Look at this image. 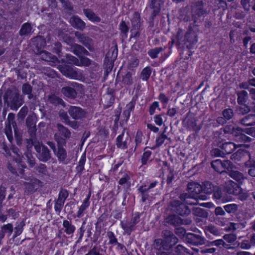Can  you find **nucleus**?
Returning a JSON list of instances; mask_svg holds the SVG:
<instances>
[{"label":"nucleus","mask_w":255,"mask_h":255,"mask_svg":"<svg viewBox=\"0 0 255 255\" xmlns=\"http://www.w3.org/2000/svg\"><path fill=\"white\" fill-rule=\"evenodd\" d=\"M202 190V187L201 185L196 182H191L188 184L187 191L188 193L181 194L180 196V200L185 202L186 204L190 205L197 204L198 199L205 200V195L199 196Z\"/></svg>","instance_id":"obj_1"},{"label":"nucleus","mask_w":255,"mask_h":255,"mask_svg":"<svg viewBox=\"0 0 255 255\" xmlns=\"http://www.w3.org/2000/svg\"><path fill=\"white\" fill-rule=\"evenodd\" d=\"M164 235L168 236L166 238L165 241H163L161 239L155 240V248L159 250L157 254L160 255H172L170 252L171 245L166 244V242H170L174 244L177 242L178 239L170 231H165Z\"/></svg>","instance_id":"obj_2"},{"label":"nucleus","mask_w":255,"mask_h":255,"mask_svg":"<svg viewBox=\"0 0 255 255\" xmlns=\"http://www.w3.org/2000/svg\"><path fill=\"white\" fill-rule=\"evenodd\" d=\"M4 102L11 110L16 111L23 103V98L16 90L7 91L4 96Z\"/></svg>","instance_id":"obj_3"},{"label":"nucleus","mask_w":255,"mask_h":255,"mask_svg":"<svg viewBox=\"0 0 255 255\" xmlns=\"http://www.w3.org/2000/svg\"><path fill=\"white\" fill-rule=\"evenodd\" d=\"M54 139L58 143V149L54 153L58 158L59 162H65L67 158V152L65 149L62 146V145L65 144L66 141L63 137H60L58 134H55Z\"/></svg>","instance_id":"obj_4"},{"label":"nucleus","mask_w":255,"mask_h":255,"mask_svg":"<svg viewBox=\"0 0 255 255\" xmlns=\"http://www.w3.org/2000/svg\"><path fill=\"white\" fill-rule=\"evenodd\" d=\"M34 148L36 151L38 158L41 161L46 162L51 158V154L48 148L44 146L41 145L39 142L34 143Z\"/></svg>","instance_id":"obj_5"},{"label":"nucleus","mask_w":255,"mask_h":255,"mask_svg":"<svg viewBox=\"0 0 255 255\" xmlns=\"http://www.w3.org/2000/svg\"><path fill=\"white\" fill-rule=\"evenodd\" d=\"M181 203L180 201L174 200L171 203V210L181 216L188 215L190 213V210L185 205L186 204L184 201Z\"/></svg>","instance_id":"obj_6"},{"label":"nucleus","mask_w":255,"mask_h":255,"mask_svg":"<svg viewBox=\"0 0 255 255\" xmlns=\"http://www.w3.org/2000/svg\"><path fill=\"white\" fill-rule=\"evenodd\" d=\"M68 112L71 117L75 120H82L86 116V112L79 107L70 106Z\"/></svg>","instance_id":"obj_7"},{"label":"nucleus","mask_w":255,"mask_h":255,"mask_svg":"<svg viewBox=\"0 0 255 255\" xmlns=\"http://www.w3.org/2000/svg\"><path fill=\"white\" fill-rule=\"evenodd\" d=\"M224 188L227 193L234 195H238L241 191V188L232 180L226 181L224 185Z\"/></svg>","instance_id":"obj_8"},{"label":"nucleus","mask_w":255,"mask_h":255,"mask_svg":"<svg viewBox=\"0 0 255 255\" xmlns=\"http://www.w3.org/2000/svg\"><path fill=\"white\" fill-rule=\"evenodd\" d=\"M131 139L128 133H125V130L116 138V145L118 148L125 149L128 148Z\"/></svg>","instance_id":"obj_9"},{"label":"nucleus","mask_w":255,"mask_h":255,"mask_svg":"<svg viewBox=\"0 0 255 255\" xmlns=\"http://www.w3.org/2000/svg\"><path fill=\"white\" fill-rule=\"evenodd\" d=\"M185 240L189 244L194 245H203L205 244V239L199 235L193 233L186 234Z\"/></svg>","instance_id":"obj_10"},{"label":"nucleus","mask_w":255,"mask_h":255,"mask_svg":"<svg viewBox=\"0 0 255 255\" xmlns=\"http://www.w3.org/2000/svg\"><path fill=\"white\" fill-rule=\"evenodd\" d=\"M139 219L138 214H134L129 222L122 225V228L127 232H131L134 230L135 225L139 222Z\"/></svg>","instance_id":"obj_11"},{"label":"nucleus","mask_w":255,"mask_h":255,"mask_svg":"<svg viewBox=\"0 0 255 255\" xmlns=\"http://www.w3.org/2000/svg\"><path fill=\"white\" fill-rule=\"evenodd\" d=\"M60 72L65 76L73 79L78 78V73L73 68L68 65L61 66L59 68Z\"/></svg>","instance_id":"obj_12"},{"label":"nucleus","mask_w":255,"mask_h":255,"mask_svg":"<svg viewBox=\"0 0 255 255\" xmlns=\"http://www.w3.org/2000/svg\"><path fill=\"white\" fill-rule=\"evenodd\" d=\"M205 13V11L203 8V1H199L195 4L193 8V16L194 19V22L196 21V19L203 15Z\"/></svg>","instance_id":"obj_13"},{"label":"nucleus","mask_w":255,"mask_h":255,"mask_svg":"<svg viewBox=\"0 0 255 255\" xmlns=\"http://www.w3.org/2000/svg\"><path fill=\"white\" fill-rule=\"evenodd\" d=\"M213 193V197L216 200H220L222 203H226L231 200V197L223 193L222 189L220 187L215 186Z\"/></svg>","instance_id":"obj_14"},{"label":"nucleus","mask_w":255,"mask_h":255,"mask_svg":"<svg viewBox=\"0 0 255 255\" xmlns=\"http://www.w3.org/2000/svg\"><path fill=\"white\" fill-rule=\"evenodd\" d=\"M39 54L42 60L49 62V64L51 66H55L59 63L56 56H53L51 53L46 51H40Z\"/></svg>","instance_id":"obj_15"},{"label":"nucleus","mask_w":255,"mask_h":255,"mask_svg":"<svg viewBox=\"0 0 255 255\" xmlns=\"http://www.w3.org/2000/svg\"><path fill=\"white\" fill-rule=\"evenodd\" d=\"M164 2L165 0H150L149 7L153 10L152 14L154 16L159 13Z\"/></svg>","instance_id":"obj_16"},{"label":"nucleus","mask_w":255,"mask_h":255,"mask_svg":"<svg viewBox=\"0 0 255 255\" xmlns=\"http://www.w3.org/2000/svg\"><path fill=\"white\" fill-rule=\"evenodd\" d=\"M241 145H237L232 142H226L222 144L221 146L224 153L230 154L233 152L235 149Z\"/></svg>","instance_id":"obj_17"},{"label":"nucleus","mask_w":255,"mask_h":255,"mask_svg":"<svg viewBox=\"0 0 255 255\" xmlns=\"http://www.w3.org/2000/svg\"><path fill=\"white\" fill-rule=\"evenodd\" d=\"M69 22L76 28L83 30L85 27V23L77 16L71 17Z\"/></svg>","instance_id":"obj_18"},{"label":"nucleus","mask_w":255,"mask_h":255,"mask_svg":"<svg viewBox=\"0 0 255 255\" xmlns=\"http://www.w3.org/2000/svg\"><path fill=\"white\" fill-rule=\"evenodd\" d=\"M240 123L244 126L255 125V115H248L240 120Z\"/></svg>","instance_id":"obj_19"},{"label":"nucleus","mask_w":255,"mask_h":255,"mask_svg":"<svg viewBox=\"0 0 255 255\" xmlns=\"http://www.w3.org/2000/svg\"><path fill=\"white\" fill-rule=\"evenodd\" d=\"M225 133L233 134L235 135L239 133L240 131H242V128L240 127H236L233 123H229L223 129Z\"/></svg>","instance_id":"obj_20"},{"label":"nucleus","mask_w":255,"mask_h":255,"mask_svg":"<svg viewBox=\"0 0 255 255\" xmlns=\"http://www.w3.org/2000/svg\"><path fill=\"white\" fill-rule=\"evenodd\" d=\"M57 128L58 130V133H56L55 134H58L60 137H61L60 135L63 136L64 137L63 139L65 140V139H68L70 137L71 132L67 128L60 124H58L57 125Z\"/></svg>","instance_id":"obj_21"},{"label":"nucleus","mask_w":255,"mask_h":255,"mask_svg":"<svg viewBox=\"0 0 255 255\" xmlns=\"http://www.w3.org/2000/svg\"><path fill=\"white\" fill-rule=\"evenodd\" d=\"M26 124L28 128L29 132L31 134H34L36 130L35 118L31 116H28L26 120Z\"/></svg>","instance_id":"obj_22"},{"label":"nucleus","mask_w":255,"mask_h":255,"mask_svg":"<svg viewBox=\"0 0 255 255\" xmlns=\"http://www.w3.org/2000/svg\"><path fill=\"white\" fill-rule=\"evenodd\" d=\"M90 198V194H89L88 196L86 198L83 202H82V205L79 208V210L77 212V216L79 218L83 216L84 213L85 211L88 208L90 205L89 199Z\"/></svg>","instance_id":"obj_23"},{"label":"nucleus","mask_w":255,"mask_h":255,"mask_svg":"<svg viewBox=\"0 0 255 255\" xmlns=\"http://www.w3.org/2000/svg\"><path fill=\"white\" fill-rule=\"evenodd\" d=\"M75 35L80 42L89 48L91 42V39L89 37L78 31L75 32Z\"/></svg>","instance_id":"obj_24"},{"label":"nucleus","mask_w":255,"mask_h":255,"mask_svg":"<svg viewBox=\"0 0 255 255\" xmlns=\"http://www.w3.org/2000/svg\"><path fill=\"white\" fill-rule=\"evenodd\" d=\"M72 52L76 55L80 56L81 54L89 55V52L82 46L74 44L72 47Z\"/></svg>","instance_id":"obj_25"},{"label":"nucleus","mask_w":255,"mask_h":255,"mask_svg":"<svg viewBox=\"0 0 255 255\" xmlns=\"http://www.w3.org/2000/svg\"><path fill=\"white\" fill-rule=\"evenodd\" d=\"M63 226L64 228V232L68 235H72L75 232V227L68 220H65L63 221Z\"/></svg>","instance_id":"obj_26"},{"label":"nucleus","mask_w":255,"mask_h":255,"mask_svg":"<svg viewBox=\"0 0 255 255\" xmlns=\"http://www.w3.org/2000/svg\"><path fill=\"white\" fill-rule=\"evenodd\" d=\"M61 92L66 97L70 98H75L77 95L76 91L73 88L69 87L62 88Z\"/></svg>","instance_id":"obj_27"},{"label":"nucleus","mask_w":255,"mask_h":255,"mask_svg":"<svg viewBox=\"0 0 255 255\" xmlns=\"http://www.w3.org/2000/svg\"><path fill=\"white\" fill-rule=\"evenodd\" d=\"M32 27L29 23L26 22L22 24L19 30L20 36H27L31 34Z\"/></svg>","instance_id":"obj_28"},{"label":"nucleus","mask_w":255,"mask_h":255,"mask_svg":"<svg viewBox=\"0 0 255 255\" xmlns=\"http://www.w3.org/2000/svg\"><path fill=\"white\" fill-rule=\"evenodd\" d=\"M175 252L179 255H193V252L181 245L177 246L175 249Z\"/></svg>","instance_id":"obj_29"},{"label":"nucleus","mask_w":255,"mask_h":255,"mask_svg":"<svg viewBox=\"0 0 255 255\" xmlns=\"http://www.w3.org/2000/svg\"><path fill=\"white\" fill-rule=\"evenodd\" d=\"M244 130L242 129V131H240L239 133L236 134L234 136L236 137V140L239 142H251L252 140V138L248 136L245 134L243 133Z\"/></svg>","instance_id":"obj_30"},{"label":"nucleus","mask_w":255,"mask_h":255,"mask_svg":"<svg viewBox=\"0 0 255 255\" xmlns=\"http://www.w3.org/2000/svg\"><path fill=\"white\" fill-rule=\"evenodd\" d=\"M84 13L87 17L92 21L100 22L101 20L100 18L97 16L94 12L90 9H84Z\"/></svg>","instance_id":"obj_31"},{"label":"nucleus","mask_w":255,"mask_h":255,"mask_svg":"<svg viewBox=\"0 0 255 255\" xmlns=\"http://www.w3.org/2000/svg\"><path fill=\"white\" fill-rule=\"evenodd\" d=\"M205 231L207 235L208 233L212 234L216 236H220L221 235L220 230L213 225H209L206 227Z\"/></svg>","instance_id":"obj_32"},{"label":"nucleus","mask_w":255,"mask_h":255,"mask_svg":"<svg viewBox=\"0 0 255 255\" xmlns=\"http://www.w3.org/2000/svg\"><path fill=\"white\" fill-rule=\"evenodd\" d=\"M202 190L206 194H210L213 193L215 186H214L211 183L208 181H206L203 183Z\"/></svg>","instance_id":"obj_33"},{"label":"nucleus","mask_w":255,"mask_h":255,"mask_svg":"<svg viewBox=\"0 0 255 255\" xmlns=\"http://www.w3.org/2000/svg\"><path fill=\"white\" fill-rule=\"evenodd\" d=\"M13 230V227L11 224L8 223L5 225H3L1 227V230L0 232H2L4 236L5 234H7L8 236H10Z\"/></svg>","instance_id":"obj_34"},{"label":"nucleus","mask_w":255,"mask_h":255,"mask_svg":"<svg viewBox=\"0 0 255 255\" xmlns=\"http://www.w3.org/2000/svg\"><path fill=\"white\" fill-rule=\"evenodd\" d=\"M138 190L140 193L142 201L145 202L148 197L149 190L146 188V185H141Z\"/></svg>","instance_id":"obj_35"},{"label":"nucleus","mask_w":255,"mask_h":255,"mask_svg":"<svg viewBox=\"0 0 255 255\" xmlns=\"http://www.w3.org/2000/svg\"><path fill=\"white\" fill-rule=\"evenodd\" d=\"M224 209L228 213L234 214L238 210L239 206L236 204H230L224 206Z\"/></svg>","instance_id":"obj_36"},{"label":"nucleus","mask_w":255,"mask_h":255,"mask_svg":"<svg viewBox=\"0 0 255 255\" xmlns=\"http://www.w3.org/2000/svg\"><path fill=\"white\" fill-rule=\"evenodd\" d=\"M230 176L240 183H242L245 177L242 173L238 171H232L230 173Z\"/></svg>","instance_id":"obj_37"},{"label":"nucleus","mask_w":255,"mask_h":255,"mask_svg":"<svg viewBox=\"0 0 255 255\" xmlns=\"http://www.w3.org/2000/svg\"><path fill=\"white\" fill-rule=\"evenodd\" d=\"M212 167L218 172H223L222 161L217 159L211 163Z\"/></svg>","instance_id":"obj_38"},{"label":"nucleus","mask_w":255,"mask_h":255,"mask_svg":"<svg viewBox=\"0 0 255 255\" xmlns=\"http://www.w3.org/2000/svg\"><path fill=\"white\" fill-rule=\"evenodd\" d=\"M238 102L239 104L244 103L248 97V92L246 91H242L238 94Z\"/></svg>","instance_id":"obj_39"},{"label":"nucleus","mask_w":255,"mask_h":255,"mask_svg":"<svg viewBox=\"0 0 255 255\" xmlns=\"http://www.w3.org/2000/svg\"><path fill=\"white\" fill-rule=\"evenodd\" d=\"M187 128L194 131L199 130L200 128L197 127L196 120L194 119H188L186 122Z\"/></svg>","instance_id":"obj_40"},{"label":"nucleus","mask_w":255,"mask_h":255,"mask_svg":"<svg viewBox=\"0 0 255 255\" xmlns=\"http://www.w3.org/2000/svg\"><path fill=\"white\" fill-rule=\"evenodd\" d=\"M48 101L49 103L53 105H62L64 103V102L63 101L62 99L60 98L59 97L55 95H51L49 96L48 97Z\"/></svg>","instance_id":"obj_41"},{"label":"nucleus","mask_w":255,"mask_h":255,"mask_svg":"<svg viewBox=\"0 0 255 255\" xmlns=\"http://www.w3.org/2000/svg\"><path fill=\"white\" fill-rule=\"evenodd\" d=\"M166 129L161 133L159 134L156 138V143L157 146H161L165 141V139H167V135L165 134Z\"/></svg>","instance_id":"obj_42"},{"label":"nucleus","mask_w":255,"mask_h":255,"mask_svg":"<svg viewBox=\"0 0 255 255\" xmlns=\"http://www.w3.org/2000/svg\"><path fill=\"white\" fill-rule=\"evenodd\" d=\"M122 82L124 84L128 86H130L133 83V80L132 79V74L130 72H128L124 76Z\"/></svg>","instance_id":"obj_43"},{"label":"nucleus","mask_w":255,"mask_h":255,"mask_svg":"<svg viewBox=\"0 0 255 255\" xmlns=\"http://www.w3.org/2000/svg\"><path fill=\"white\" fill-rule=\"evenodd\" d=\"M34 42H36V46L38 49H41L45 47L46 41L45 39L41 36H37L34 38Z\"/></svg>","instance_id":"obj_44"},{"label":"nucleus","mask_w":255,"mask_h":255,"mask_svg":"<svg viewBox=\"0 0 255 255\" xmlns=\"http://www.w3.org/2000/svg\"><path fill=\"white\" fill-rule=\"evenodd\" d=\"M86 161V155L85 154H82L81 158L78 162V165L76 167L78 172L81 173L84 169V165Z\"/></svg>","instance_id":"obj_45"},{"label":"nucleus","mask_w":255,"mask_h":255,"mask_svg":"<svg viewBox=\"0 0 255 255\" xmlns=\"http://www.w3.org/2000/svg\"><path fill=\"white\" fill-rule=\"evenodd\" d=\"M151 73V69L149 67L144 68L141 73V78L144 81H147L149 78Z\"/></svg>","instance_id":"obj_46"},{"label":"nucleus","mask_w":255,"mask_h":255,"mask_svg":"<svg viewBox=\"0 0 255 255\" xmlns=\"http://www.w3.org/2000/svg\"><path fill=\"white\" fill-rule=\"evenodd\" d=\"M162 51L163 48L162 47H156L149 50L148 51V54L151 58L154 59L157 57L159 53Z\"/></svg>","instance_id":"obj_47"},{"label":"nucleus","mask_w":255,"mask_h":255,"mask_svg":"<svg viewBox=\"0 0 255 255\" xmlns=\"http://www.w3.org/2000/svg\"><path fill=\"white\" fill-rule=\"evenodd\" d=\"M146 149V148L144 149V151L141 158V163L143 165L146 164L147 161L150 159L152 153L150 150Z\"/></svg>","instance_id":"obj_48"},{"label":"nucleus","mask_w":255,"mask_h":255,"mask_svg":"<svg viewBox=\"0 0 255 255\" xmlns=\"http://www.w3.org/2000/svg\"><path fill=\"white\" fill-rule=\"evenodd\" d=\"M193 214L197 216L201 217H207V213L205 210L200 208H194L193 210Z\"/></svg>","instance_id":"obj_49"},{"label":"nucleus","mask_w":255,"mask_h":255,"mask_svg":"<svg viewBox=\"0 0 255 255\" xmlns=\"http://www.w3.org/2000/svg\"><path fill=\"white\" fill-rule=\"evenodd\" d=\"M222 115L227 121L230 120L233 117L234 112L231 109H226L222 112Z\"/></svg>","instance_id":"obj_50"},{"label":"nucleus","mask_w":255,"mask_h":255,"mask_svg":"<svg viewBox=\"0 0 255 255\" xmlns=\"http://www.w3.org/2000/svg\"><path fill=\"white\" fill-rule=\"evenodd\" d=\"M107 236L109 240V244L112 245H116L118 243V240L113 232L109 231L107 232Z\"/></svg>","instance_id":"obj_51"},{"label":"nucleus","mask_w":255,"mask_h":255,"mask_svg":"<svg viewBox=\"0 0 255 255\" xmlns=\"http://www.w3.org/2000/svg\"><path fill=\"white\" fill-rule=\"evenodd\" d=\"M223 164V172L225 170H232L234 167L233 164L229 160H225L222 161Z\"/></svg>","instance_id":"obj_52"},{"label":"nucleus","mask_w":255,"mask_h":255,"mask_svg":"<svg viewBox=\"0 0 255 255\" xmlns=\"http://www.w3.org/2000/svg\"><path fill=\"white\" fill-rule=\"evenodd\" d=\"M143 138L144 136L141 130H138L136 132L134 139L136 147L138 146L141 143Z\"/></svg>","instance_id":"obj_53"},{"label":"nucleus","mask_w":255,"mask_h":255,"mask_svg":"<svg viewBox=\"0 0 255 255\" xmlns=\"http://www.w3.org/2000/svg\"><path fill=\"white\" fill-rule=\"evenodd\" d=\"M5 133L10 142H11L13 139L12 132L11 129V126L6 125L5 128Z\"/></svg>","instance_id":"obj_54"},{"label":"nucleus","mask_w":255,"mask_h":255,"mask_svg":"<svg viewBox=\"0 0 255 255\" xmlns=\"http://www.w3.org/2000/svg\"><path fill=\"white\" fill-rule=\"evenodd\" d=\"M14 114L13 113H9L7 117L6 125H10L14 128V127L16 126V123L14 121Z\"/></svg>","instance_id":"obj_55"},{"label":"nucleus","mask_w":255,"mask_h":255,"mask_svg":"<svg viewBox=\"0 0 255 255\" xmlns=\"http://www.w3.org/2000/svg\"><path fill=\"white\" fill-rule=\"evenodd\" d=\"M134 106L132 104H129L127 105L126 109L124 111L123 115L128 119L130 116V113L132 111Z\"/></svg>","instance_id":"obj_56"},{"label":"nucleus","mask_w":255,"mask_h":255,"mask_svg":"<svg viewBox=\"0 0 255 255\" xmlns=\"http://www.w3.org/2000/svg\"><path fill=\"white\" fill-rule=\"evenodd\" d=\"M223 239L229 243H232L237 240V237L234 234H226L223 236Z\"/></svg>","instance_id":"obj_57"},{"label":"nucleus","mask_w":255,"mask_h":255,"mask_svg":"<svg viewBox=\"0 0 255 255\" xmlns=\"http://www.w3.org/2000/svg\"><path fill=\"white\" fill-rule=\"evenodd\" d=\"M91 64V61L85 57H82L80 58V64L78 63V66H88Z\"/></svg>","instance_id":"obj_58"},{"label":"nucleus","mask_w":255,"mask_h":255,"mask_svg":"<svg viewBox=\"0 0 255 255\" xmlns=\"http://www.w3.org/2000/svg\"><path fill=\"white\" fill-rule=\"evenodd\" d=\"M12 152L15 155L13 156L14 159L16 163H20L21 161V155L19 154V150L17 148H13Z\"/></svg>","instance_id":"obj_59"},{"label":"nucleus","mask_w":255,"mask_h":255,"mask_svg":"<svg viewBox=\"0 0 255 255\" xmlns=\"http://www.w3.org/2000/svg\"><path fill=\"white\" fill-rule=\"evenodd\" d=\"M162 116H164L163 114L157 115L154 116V121L156 125L161 126L163 124V119L162 118Z\"/></svg>","instance_id":"obj_60"},{"label":"nucleus","mask_w":255,"mask_h":255,"mask_svg":"<svg viewBox=\"0 0 255 255\" xmlns=\"http://www.w3.org/2000/svg\"><path fill=\"white\" fill-rule=\"evenodd\" d=\"M68 191L65 189L61 190L59 194L58 200H61V201H63L65 202V200L68 196Z\"/></svg>","instance_id":"obj_61"},{"label":"nucleus","mask_w":255,"mask_h":255,"mask_svg":"<svg viewBox=\"0 0 255 255\" xmlns=\"http://www.w3.org/2000/svg\"><path fill=\"white\" fill-rule=\"evenodd\" d=\"M85 255H103L100 253V249L97 246H95Z\"/></svg>","instance_id":"obj_62"},{"label":"nucleus","mask_w":255,"mask_h":255,"mask_svg":"<svg viewBox=\"0 0 255 255\" xmlns=\"http://www.w3.org/2000/svg\"><path fill=\"white\" fill-rule=\"evenodd\" d=\"M23 231V225L20 223L14 228L13 237L16 238L19 236Z\"/></svg>","instance_id":"obj_63"},{"label":"nucleus","mask_w":255,"mask_h":255,"mask_svg":"<svg viewBox=\"0 0 255 255\" xmlns=\"http://www.w3.org/2000/svg\"><path fill=\"white\" fill-rule=\"evenodd\" d=\"M251 111V108L247 106L244 105L243 107H241L238 109V112L239 114L244 115L249 113Z\"/></svg>","instance_id":"obj_64"}]
</instances>
